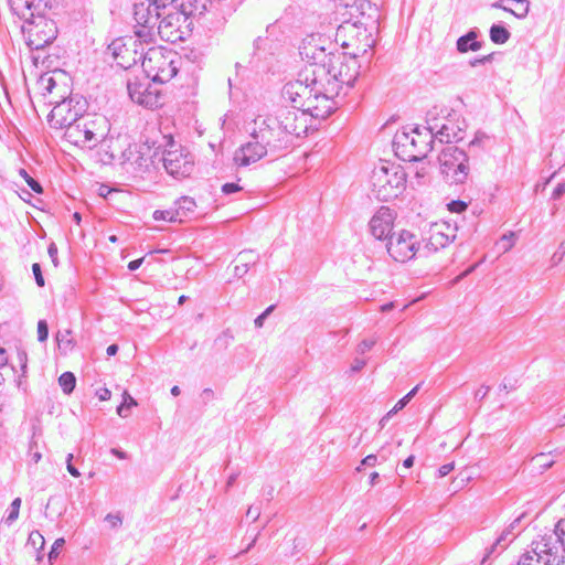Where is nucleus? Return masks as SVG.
Returning <instances> with one entry per match:
<instances>
[{
  "label": "nucleus",
  "mask_w": 565,
  "mask_h": 565,
  "mask_svg": "<svg viewBox=\"0 0 565 565\" xmlns=\"http://www.w3.org/2000/svg\"><path fill=\"white\" fill-rule=\"evenodd\" d=\"M296 88L300 89L302 93L305 104V108H302L303 113H306V108H309L312 103H316L318 93L322 89L320 84H312V76L310 77L308 73H306L303 79H300V85H296Z\"/></svg>",
  "instance_id": "393cba45"
},
{
  "label": "nucleus",
  "mask_w": 565,
  "mask_h": 565,
  "mask_svg": "<svg viewBox=\"0 0 565 565\" xmlns=\"http://www.w3.org/2000/svg\"><path fill=\"white\" fill-rule=\"evenodd\" d=\"M489 36L494 44H504L510 40L511 33L503 24L494 23L489 30Z\"/></svg>",
  "instance_id": "7c9ffc66"
},
{
  "label": "nucleus",
  "mask_w": 565,
  "mask_h": 565,
  "mask_svg": "<svg viewBox=\"0 0 565 565\" xmlns=\"http://www.w3.org/2000/svg\"><path fill=\"white\" fill-rule=\"evenodd\" d=\"M564 255H565V246H564V243H562L551 257L552 265L553 266L558 265L562 262Z\"/></svg>",
  "instance_id": "de8ad7c7"
},
{
  "label": "nucleus",
  "mask_w": 565,
  "mask_h": 565,
  "mask_svg": "<svg viewBox=\"0 0 565 565\" xmlns=\"http://www.w3.org/2000/svg\"><path fill=\"white\" fill-rule=\"evenodd\" d=\"M394 213L388 206H381L370 221V231L379 241H386L394 233Z\"/></svg>",
  "instance_id": "aec40b11"
},
{
  "label": "nucleus",
  "mask_w": 565,
  "mask_h": 565,
  "mask_svg": "<svg viewBox=\"0 0 565 565\" xmlns=\"http://www.w3.org/2000/svg\"><path fill=\"white\" fill-rule=\"evenodd\" d=\"M296 85H300V79L285 84L281 95L285 100L291 104V108L302 111V108H305L302 93L296 88Z\"/></svg>",
  "instance_id": "bb28decb"
},
{
  "label": "nucleus",
  "mask_w": 565,
  "mask_h": 565,
  "mask_svg": "<svg viewBox=\"0 0 565 565\" xmlns=\"http://www.w3.org/2000/svg\"><path fill=\"white\" fill-rule=\"evenodd\" d=\"M58 384L65 394H71L76 384V377L72 372H64L58 377Z\"/></svg>",
  "instance_id": "473e14b6"
},
{
  "label": "nucleus",
  "mask_w": 565,
  "mask_h": 565,
  "mask_svg": "<svg viewBox=\"0 0 565 565\" xmlns=\"http://www.w3.org/2000/svg\"><path fill=\"white\" fill-rule=\"evenodd\" d=\"M20 507H21V499L15 498L10 505L7 516L4 518V522L8 525H11L18 519Z\"/></svg>",
  "instance_id": "4c0bfd02"
},
{
  "label": "nucleus",
  "mask_w": 565,
  "mask_h": 565,
  "mask_svg": "<svg viewBox=\"0 0 565 565\" xmlns=\"http://www.w3.org/2000/svg\"><path fill=\"white\" fill-rule=\"evenodd\" d=\"M273 117L279 129L288 135L290 145H292L294 138L306 136L311 127L306 113L294 108H281Z\"/></svg>",
  "instance_id": "f8f14e48"
},
{
  "label": "nucleus",
  "mask_w": 565,
  "mask_h": 565,
  "mask_svg": "<svg viewBox=\"0 0 565 565\" xmlns=\"http://www.w3.org/2000/svg\"><path fill=\"white\" fill-rule=\"evenodd\" d=\"M56 340L60 350L66 352L67 350L72 349V339L70 330L58 331L56 334Z\"/></svg>",
  "instance_id": "c9c22d12"
},
{
  "label": "nucleus",
  "mask_w": 565,
  "mask_h": 565,
  "mask_svg": "<svg viewBox=\"0 0 565 565\" xmlns=\"http://www.w3.org/2000/svg\"><path fill=\"white\" fill-rule=\"evenodd\" d=\"M249 137L260 140L270 152V156L278 157L291 147L288 135H285L275 122L273 115L257 117L254 120V128Z\"/></svg>",
  "instance_id": "0eeeda50"
},
{
  "label": "nucleus",
  "mask_w": 565,
  "mask_h": 565,
  "mask_svg": "<svg viewBox=\"0 0 565 565\" xmlns=\"http://www.w3.org/2000/svg\"><path fill=\"white\" fill-rule=\"evenodd\" d=\"M3 370H8V354L3 348H0V385L4 382Z\"/></svg>",
  "instance_id": "c03bdc74"
},
{
  "label": "nucleus",
  "mask_w": 565,
  "mask_h": 565,
  "mask_svg": "<svg viewBox=\"0 0 565 565\" xmlns=\"http://www.w3.org/2000/svg\"><path fill=\"white\" fill-rule=\"evenodd\" d=\"M260 516V508L250 505L246 511V518L250 519L253 522L258 520Z\"/></svg>",
  "instance_id": "5fc2aeb1"
},
{
  "label": "nucleus",
  "mask_w": 565,
  "mask_h": 565,
  "mask_svg": "<svg viewBox=\"0 0 565 565\" xmlns=\"http://www.w3.org/2000/svg\"><path fill=\"white\" fill-rule=\"evenodd\" d=\"M248 271L247 263H236L234 267V274L237 278H242Z\"/></svg>",
  "instance_id": "603ef678"
},
{
  "label": "nucleus",
  "mask_w": 565,
  "mask_h": 565,
  "mask_svg": "<svg viewBox=\"0 0 565 565\" xmlns=\"http://www.w3.org/2000/svg\"><path fill=\"white\" fill-rule=\"evenodd\" d=\"M105 521L107 523H109V525L113 527V529H116V527H119L121 524H122V518L119 513H116V514H113V513H108L106 516H105Z\"/></svg>",
  "instance_id": "a18cd8bd"
},
{
  "label": "nucleus",
  "mask_w": 565,
  "mask_h": 565,
  "mask_svg": "<svg viewBox=\"0 0 565 565\" xmlns=\"http://www.w3.org/2000/svg\"><path fill=\"white\" fill-rule=\"evenodd\" d=\"M565 193V183H558L552 193L553 200H558Z\"/></svg>",
  "instance_id": "0e129e2a"
},
{
  "label": "nucleus",
  "mask_w": 565,
  "mask_h": 565,
  "mask_svg": "<svg viewBox=\"0 0 565 565\" xmlns=\"http://www.w3.org/2000/svg\"><path fill=\"white\" fill-rule=\"evenodd\" d=\"M534 553L543 558L545 565L565 564V516L559 519L553 531L533 540Z\"/></svg>",
  "instance_id": "20e7f679"
},
{
  "label": "nucleus",
  "mask_w": 565,
  "mask_h": 565,
  "mask_svg": "<svg viewBox=\"0 0 565 565\" xmlns=\"http://www.w3.org/2000/svg\"><path fill=\"white\" fill-rule=\"evenodd\" d=\"M270 156L268 149L260 140L250 137V140L242 145L234 154V161L239 167H247L266 156Z\"/></svg>",
  "instance_id": "a211bd4d"
},
{
  "label": "nucleus",
  "mask_w": 565,
  "mask_h": 565,
  "mask_svg": "<svg viewBox=\"0 0 565 565\" xmlns=\"http://www.w3.org/2000/svg\"><path fill=\"white\" fill-rule=\"evenodd\" d=\"M188 18L181 12H166L163 10L162 17L158 20L156 25L154 36L159 35L163 41L174 43L183 39V32L181 30L182 23Z\"/></svg>",
  "instance_id": "dca6fc26"
},
{
  "label": "nucleus",
  "mask_w": 565,
  "mask_h": 565,
  "mask_svg": "<svg viewBox=\"0 0 565 565\" xmlns=\"http://www.w3.org/2000/svg\"><path fill=\"white\" fill-rule=\"evenodd\" d=\"M127 88L132 102L148 108H153L159 105V95L150 90L149 84L129 81Z\"/></svg>",
  "instance_id": "5701e85b"
},
{
  "label": "nucleus",
  "mask_w": 565,
  "mask_h": 565,
  "mask_svg": "<svg viewBox=\"0 0 565 565\" xmlns=\"http://www.w3.org/2000/svg\"><path fill=\"white\" fill-rule=\"evenodd\" d=\"M532 461H534L540 469L541 472L546 471L554 465V460L550 459L546 454H537L532 458Z\"/></svg>",
  "instance_id": "e433bc0d"
},
{
  "label": "nucleus",
  "mask_w": 565,
  "mask_h": 565,
  "mask_svg": "<svg viewBox=\"0 0 565 565\" xmlns=\"http://www.w3.org/2000/svg\"><path fill=\"white\" fill-rule=\"evenodd\" d=\"M65 136L72 143L90 149L98 145V137L100 135L87 129L84 116H82L66 128Z\"/></svg>",
  "instance_id": "6ab92c4d"
},
{
  "label": "nucleus",
  "mask_w": 565,
  "mask_h": 565,
  "mask_svg": "<svg viewBox=\"0 0 565 565\" xmlns=\"http://www.w3.org/2000/svg\"><path fill=\"white\" fill-rule=\"evenodd\" d=\"M275 307V305L267 307L265 311L254 320L256 328H262L264 326L265 319L274 311Z\"/></svg>",
  "instance_id": "49530a36"
},
{
  "label": "nucleus",
  "mask_w": 565,
  "mask_h": 565,
  "mask_svg": "<svg viewBox=\"0 0 565 565\" xmlns=\"http://www.w3.org/2000/svg\"><path fill=\"white\" fill-rule=\"evenodd\" d=\"M163 10L152 0H137L134 3L135 35L142 39L143 42H154L156 25L162 17Z\"/></svg>",
  "instance_id": "1a4fd4ad"
},
{
  "label": "nucleus",
  "mask_w": 565,
  "mask_h": 565,
  "mask_svg": "<svg viewBox=\"0 0 565 565\" xmlns=\"http://www.w3.org/2000/svg\"><path fill=\"white\" fill-rule=\"evenodd\" d=\"M455 468L454 462L445 463L438 469V477L443 478L449 475Z\"/></svg>",
  "instance_id": "052dcab7"
},
{
  "label": "nucleus",
  "mask_w": 565,
  "mask_h": 565,
  "mask_svg": "<svg viewBox=\"0 0 565 565\" xmlns=\"http://www.w3.org/2000/svg\"><path fill=\"white\" fill-rule=\"evenodd\" d=\"M466 120L447 119L435 132L436 139L440 143L455 145L465 138Z\"/></svg>",
  "instance_id": "4be33fe9"
},
{
  "label": "nucleus",
  "mask_w": 565,
  "mask_h": 565,
  "mask_svg": "<svg viewBox=\"0 0 565 565\" xmlns=\"http://www.w3.org/2000/svg\"><path fill=\"white\" fill-rule=\"evenodd\" d=\"M479 31L477 29L469 30L466 34L458 38L456 42V49L459 53H467L469 51H479L483 42L478 41Z\"/></svg>",
  "instance_id": "a878e982"
},
{
  "label": "nucleus",
  "mask_w": 565,
  "mask_h": 565,
  "mask_svg": "<svg viewBox=\"0 0 565 565\" xmlns=\"http://www.w3.org/2000/svg\"><path fill=\"white\" fill-rule=\"evenodd\" d=\"M515 234L510 232L509 234H504L501 238L504 250H509L514 245Z\"/></svg>",
  "instance_id": "8fccbe9b"
},
{
  "label": "nucleus",
  "mask_w": 565,
  "mask_h": 565,
  "mask_svg": "<svg viewBox=\"0 0 565 565\" xmlns=\"http://www.w3.org/2000/svg\"><path fill=\"white\" fill-rule=\"evenodd\" d=\"M388 255L399 263L411 260L418 250L419 241L415 234L409 231L402 230L398 233H392L385 243Z\"/></svg>",
  "instance_id": "ddd939ff"
},
{
  "label": "nucleus",
  "mask_w": 565,
  "mask_h": 565,
  "mask_svg": "<svg viewBox=\"0 0 565 565\" xmlns=\"http://www.w3.org/2000/svg\"><path fill=\"white\" fill-rule=\"evenodd\" d=\"M312 84H320L321 92L318 93L316 103H312L309 108H306L308 119H326L337 108V103L333 100L338 94H330L326 90V84L320 78L313 76Z\"/></svg>",
  "instance_id": "f3484780"
},
{
  "label": "nucleus",
  "mask_w": 565,
  "mask_h": 565,
  "mask_svg": "<svg viewBox=\"0 0 565 565\" xmlns=\"http://www.w3.org/2000/svg\"><path fill=\"white\" fill-rule=\"evenodd\" d=\"M64 544H65L64 539L60 537V539L55 540V542L53 543L51 551L49 553L50 561H53L58 556L60 550L63 547Z\"/></svg>",
  "instance_id": "37998d69"
},
{
  "label": "nucleus",
  "mask_w": 565,
  "mask_h": 565,
  "mask_svg": "<svg viewBox=\"0 0 565 565\" xmlns=\"http://www.w3.org/2000/svg\"><path fill=\"white\" fill-rule=\"evenodd\" d=\"M195 207L196 203L193 198L182 196L177 200L174 211H178V216L180 217L179 223L183 222L185 217H189V215L194 212Z\"/></svg>",
  "instance_id": "c756f323"
},
{
  "label": "nucleus",
  "mask_w": 565,
  "mask_h": 565,
  "mask_svg": "<svg viewBox=\"0 0 565 565\" xmlns=\"http://www.w3.org/2000/svg\"><path fill=\"white\" fill-rule=\"evenodd\" d=\"M435 128L416 126L411 131L397 132L394 145L405 160L420 161L433 150L436 140Z\"/></svg>",
  "instance_id": "f03ea898"
},
{
  "label": "nucleus",
  "mask_w": 565,
  "mask_h": 565,
  "mask_svg": "<svg viewBox=\"0 0 565 565\" xmlns=\"http://www.w3.org/2000/svg\"><path fill=\"white\" fill-rule=\"evenodd\" d=\"M9 2L13 12L25 23H34L35 19H39L40 23L49 25L44 15L51 8V0H9Z\"/></svg>",
  "instance_id": "2eb2a0df"
},
{
  "label": "nucleus",
  "mask_w": 565,
  "mask_h": 565,
  "mask_svg": "<svg viewBox=\"0 0 565 565\" xmlns=\"http://www.w3.org/2000/svg\"><path fill=\"white\" fill-rule=\"evenodd\" d=\"M212 0H188L186 3H181V11L184 13L186 18L190 15H203L209 6H212Z\"/></svg>",
  "instance_id": "cd10ccee"
},
{
  "label": "nucleus",
  "mask_w": 565,
  "mask_h": 565,
  "mask_svg": "<svg viewBox=\"0 0 565 565\" xmlns=\"http://www.w3.org/2000/svg\"><path fill=\"white\" fill-rule=\"evenodd\" d=\"M122 398V404H125L127 408L137 406L136 399L127 391L124 392Z\"/></svg>",
  "instance_id": "bf43d9fd"
},
{
  "label": "nucleus",
  "mask_w": 565,
  "mask_h": 565,
  "mask_svg": "<svg viewBox=\"0 0 565 565\" xmlns=\"http://www.w3.org/2000/svg\"><path fill=\"white\" fill-rule=\"evenodd\" d=\"M96 395L98 396V398L100 401H108L110 399V396H111V392L106 388V387H103V388H99L97 392H96Z\"/></svg>",
  "instance_id": "338daca9"
},
{
  "label": "nucleus",
  "mask_w": 565,
  "mask_h": 565,
  "mask_svg": "<svg viewBox=\"0 0 565 565\" xmlns=\"http://www.w3.org/2000/svg\"><path fill=\"white\" fill-rule=\"evenodd\" d=\"M47 253L52 259V263L56 266L57 265V247L54 243H51L49 245Z\"/></svg>",
  "instance_id": "69168bd1"
},
{
  "label": "nucleus",
  "mask_w": 565,
  "mask_h": 565,
  "mask_svg": "<svg viewBox=\"0 0 565 565\" xmlns=\"http://www.w3.org/2000/svg\"><path fill=\"white\" fill-rule=\"evenodd\" d=\"M406 174L399 166H381L372 172L373 192L380 201L397 198L405 189Z\"/></svg>",
  "instance_id": "423d86ee"
},
{
  "label": "nucleus",
  "mask_w": 565,
  "mask_h": 565,
  "mask_svg": "<svg viewBox=\"0 0 565 565\" xmlns=\"http://www.w3.org/2000/svg\"><path fill=\"white\" fill-rule=\"evenodd\" d=\"M32 271H33V276H34L35 282H45L43 274H42V268H41V265L39 263H34L32 265Z\"/></svg>",
  "instance_id": "6e6d98bb"
},
{
  "label": "nucleus",
  "mask_w": 565,
  "mask_h": 565,
  "mask_svg": "<svg viewBox=\"0 0 565 565\" xmlns=\"http://www.w3.org/2000/svg\"><path fill=\"white\" fill-rule=\"evenodd\" d=\"M447 206L452 213H462L467 210L468 204L461 200H452Z\"/></svg>",
  "instance_id": "a19ab883"
},
{
  "label": "nucleus",
  "mask_w": 565,
  "mask_h": 565,
  "mask_svg": "<svg viewBox=\"0 0 565 565\" xmlns=\"http://www.w3.org/2000/svg\"><path fill=\"white\" fill-rule=\"evenodd\" d=\"M439 170L446 182L463 184L469 177L470 166L467 152L456 145L445 146L438 154Z\"/></svg>",
  "instance_id": "39448f33"
},
{
  "label": "nucleus",
  "mask_w": 565,
  "mask_h": 565,
  "mask_svg": "<svg viewBox=\"0 0 565 565\" xmlns=\"http://www.w3.org/2000/svg\"><path fill=\"white\" fill-rule=\"evenodd\" d=\"M226 19L224 17L210 22V30L220 31L224 28Z\"/></svg>",
  "instance_id": "680f3d73"
},
{
  "label": "nucleus",
  "mask_w": 565,
  "mask_h": 565,
  "mask_svg": "<svg viewBox=\"0 0 565 565\" xmlns=\"http://www.w3.org/2000/svg\"><path fill=\"white\" fill-rule=\"evenodd\" d=\"M419 388V385H416L414 388H412L403 398H401L395 406L386 414L385 417H383L380 422L381 427H384L385 420L390 418L392 415L396 414L397 412L402 411L409 401L415 396Z\"/></svg>",
  "instance_id": "2f4dec72"
},
{
  "label": "nucleus",
  "mask_w": 565,
  "mask_h": 565,
  "mask_svg": "<svg viewBox=\"0 0 565 565\" xmlns=\"http://www.w3.org/2000/svg\"><path fill=\"white\" fill-rule=\"evenodd\" d=\"M49 337V327L45 320H40L38 322V340L40 342H44Z\"/></svg>",
  "instance_id": "79ce46f5"
},
{
  "label": "nucleus",
  "mask_w": 565,
  "mask_h": 565,
  "mask_svg": "<svg viewBox=\"0 0 565 565\" xmlns=\"http://www.w3.org/2000/svg\"><path fill=\"white\" fill-rule=\"evenodd\" d=\"M510 3H520V11L509 10V13L513 14L518 19H524L529 13V1L527 0H505Z\"/></svg>",
  "instance_id": "58836bf2"
},
{
  "label": "nucleus",
  "mask_w": 565,
  "mask_h": 565,
  "mask_svg": "<svg viewBox=\"0 0 565 565\" xmlns=\"http://www.w3.org/2000/svg\"><path fill=\"white\" fill-rule=\"evenodd\" d=\"M520 522L521 518H516L513 520L497 537V540L493 542V544L487 548V553L484 558L482 559V563L486 561L487 557H490L492 555L500 554L505 547L515 539L518 533L520 532Z\"/></svg>",
  "instance_id": "b1692460"
},
{
  "label": "nucleus",
  "mask_w": 565,
  "mask_h": 565,
  "mask_svg": "<svg viewBox=\"0 0 565 565\" xmlns=\"http://www.w3.org/2000/svg\"><path fill=\"white\" fill-rule=\"evenodd\" d=\"M318 41L319 40H316L313 36L305 40L299 51L301 58L310 65V70L307 68L306 73H310L312 76L315 70L322 67V65L328 66L335 55L334 52L328 51V49L324 45L319 44Z\"/></svg>",
  "instance_id": "4468645a"
},
{
  "label": "nucleus",
  "mask_w": 565,
  "mask_h": 565,
  "mask_svg": "<svg viewBox=\"0 0 565 565\" xmlns=\"http://www.w3.org/2000/svg\"><path fill=\"white\" fill-rule=\"evenodd\" d=\"M479 266V264H475V265H471L469 266L467 269H465L463 271H461L454 280H451L450 282H459L460 280L465 279L470 273H472L477 267Z\"/></svg>",
  "instance_id": "13d9d810"
},
{
  "label": "nucleus",
  "mask_w": 565,
  "mask_h": 565,
  "mask_svg": "<svg viewBox=\"0 0 565 565\" xmlns=\"http://www.w3.org/2000/svg\"><path fill=\"white\" fill-rule=\"evenodd\" d=\"M164 139L167 140L166 149L161 158L164 169L177 179L189 177L194 167L192 154L178 145L171 136H164Z\"/></svg>",
  "instance_id": "9d476101"
},
{
  "label": "nucleus",
  "mask_w": 565,
  "mask_h": 565,
  "mask_svg": "<svg viewBox=\"0 0 565 565\" xmlns=\"http://www.w3.org/2000/svg\"><path fill=\"white\" fill-rule=\"evenodd\" d=\"M543 563V558L539 557L536 553H534L533 542L531 543V550L526 551L520 557L516 565H535L536 563Z\"/></svg>",
  "instance_id": "f704fd0d"
},
{
  "label": "nucleus",
  "mask_w": 565,
  "mask_h": 565,
  "mask_svg": "<svg viewBox=\"0 0 565 565\" xmlns=\"http://www.w3.org/2000/svg\"><path fill=\"white\" fill-rule=\"evenodd\" d=\"M72 460H73V454H68L67 457H66V468H67V471L75 478L79 477L81 473L79 471L77 470V468H75L72 463Z\"/></svg>",
  "instance_id": "4d7b16f0"
},
{
  "label": "nucleus",
  "mask_w": 565,
  "mask_h": 565,
  "mask_svg": "<svg viewBox=\"0 0 565 565\" xmlns=\"http://www.w3.org/2000/svg\"><path fill=\"white\" fill-rule=\"evenodd\" d=\"M376 462H377V455H369V456H366V457L362 460L361 465H363V466H369V467H373V466H375V465H376Z\"/></svg>",
  "instance_id": "774afa93"
},
{
  "label": "nucleus",
  "mask_w": 565,
  "mask_h": 565,
  "mask_svg": "<svg viewBox=\"0 0 565 565\" xmlns=\"http://www.w3.org/2000/svg\"><path fill=\"white\" fill-rule=\"evenodd\" d=\"M375 343H376V340H374V339H365L359 343L358 352L361 354H364L367 351H370L375 345Z\"/></svg>",
  "instance_id": "09e8293b"
},
{
  "label": "nucleus",
  "mask_w": 565,
  "mask_h": 565,
  "mask_svg": "<svg viewBox=\"0 0 565 565\" xmlns=\"http://www.w3.org/2000/svg\"><path fill=\"white\" fill-rule=\"evenodd\" d=\"M152 216L156 221H168L172 223H177L180 221V217L178 216V211H174V209L156 210Z\"/></svg>",
  "instance_id": "72a5a7b5"
},
{
  "label": "nucleus",
  "mask_w": 565,
  "mask_h": 565,
  "mask_svg": "<svg viewBox=\"0 0 565 565\" xmlns=\"http://www.w3.org/2000/svg\"><path fill=\"white\" fill-rule=\"evenodd\" d=\"M151 42H143L142 39L135 36H125L114 40L108 50L111 52L117 65L124 70H129L137 63L145 61L146 46Z\"/></svg>",
  "instance_id": "6e6552de"
},
{
  "label": "nucleus",
  "mask_w": 565,
  "mask_h": 565,
  "mask_svg": "<svg viewBox=\"0 0 565 565\" xmlns=\"http://www.w3.org/2000/svg\"><path fill=\"white\" fill-rule=\"evenodd\" d=\"M365 364H366L365 360L356 358L353 360V362L351 364V371L359 372L365 366Z\"/></svg>",
  "instance_id": "e2e57ef3"
},
{
  "label": "nucleus",
  "mask_w": 565,
  "mask_h": 565,
  "mask_svg": "<svg viewBox=\"0 0 565 565\" xmlns=\"http://www.w3.org/2000/svg\"><path fill=\"white\" fill-rule=\"evenodd\" d=\"M221 190L224 194L228 195V194L236 193V192L241 191L242 188L237 183L230 182V183L223 184Z\"/></svg>",
  "instance_id": "3c124183"
},
{
  "label": "nucleus",
  "mask_w": 565,
  "mask_h": 565,
  "mask_svg": "<svg viewBox=\"0 0 565 565\" xmlns=\"http://www.w3.org/2000/svg\"><path fill=\"white\" fill-rule=\"evenodd\" d=\"M362 28L366 40L364 47H358L351 53H335L333 56L334 58H332V62H330L328 66L322 65V67L313 71V76L324 82L326 90L328 93L340 95L343 86H347L348 89L354 86V83L360 75V64L356 58L360 55L367 53V47H372L373 40H371V32L367 31L362 19H358L353 22L345 21L340 26V30L343 31L356 29L358 34H361L360 30Z\"/></svg>",
  "instance_id": "f257e3e1"
},
{
  "label": "nucleus",
  "mask_w": 565,
  "mask_h": 565,
  "mask_svg": "<svg viewBox=\"0 0 565 565\" xmlns=\"http://www.w3.org/2000/svg\"><path fill=\"white\" fill-rule=\"evenodd\" d=\"M20 175L25 180L28 185L38 194H41L43 192V188L40 184L39 181L33 179L24 169H20Z\"/></svg>",
  "instance_id": "ea45409f"
},
{
  "label": "nucleus",
  "mask_w": 565,
  "mask_h": 565,
  "mask_svg": "<svg viewBox=\"0 0 565 565\" xmlns=\"http://www.w3.org/2000/svg\"><path fill=\"white\" fill-rule=\"evenodd\" d=\"M49 25L40 23L39 19H35L34 23H26L29 25V45L35 50L43 49L50 44L55 38V30L53 29V22L47 21Z\"/></svg>",
  "instance_id": "412c9836"
},
{
  "label": "nucleus",
  "mask_w": 565,
  "mask_h": 565,
  "mask_svg": "<svg viewBox=\"0 0 565 565\" xmlns=\"http://www.w3.org/2000/svg\"><path fill=\"white\" fill-rule=\"evenodd\" d=\"M86 100L79 96H70L56 103L49 115V121L54 128H67L83 116Z\"/></svg>",
  "instance_id": "9b49d317"
},
{
  "label": "nucleus",
  "mask_w": 565,
  "mask_h": 565,
  "mask_svg": "<svg viewBox=\"0 0 565 565\" xmlns=\"http://www.w3.org/2000/svg\"><path fill=\"white\" fill-rule=\"evenodd\" d=\"M179 62L180 57L174 51L162 46H152L146 52L142 70L152 82L163 84L178 74Z\"/></svg>",
  "instance_id": "7ed1b4c3"
},
{
  "label": "nucleus",
  "mask_w": 565,
  "mask_h": 565,
  "mask_svg": "<svg viewBox=\"0 0 565 565\" xmlns=\"http://www.w3.org/2000/svg\"><path fill=\"white\" fill-rule=\"evenodd\" d=\"M252 262H253V252H250V250L241 252L238 254L237 258L235 259V263H247L248 265Z\"/></svg>",
  "instance_id": "864d4df0"
},
{
  "label": "nucleus",
  "mask_w": 565,
  "mask_h": 565,
  "mask_svg": "<svg viewBox=\"0 0 565 565\" xmlns=\"http://www.w3.org/2000/svg\"><path fill=\"white\" fill-rule=\"evenodd\" d=\"M84 122L87 127V129L92 130L94 134L100 135L98 137V143L103 141L106 137V130H107V119L105 117H84Z\"/></svg>",
  "instance_id": "c85d7f7f"
}]
</instances>
